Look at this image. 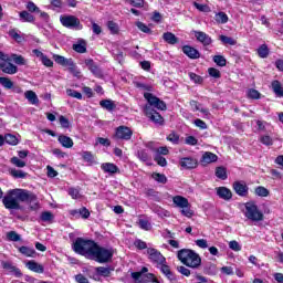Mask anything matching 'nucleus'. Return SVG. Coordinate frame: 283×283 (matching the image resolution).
I'll list each match as a JSON object with an SVG mask.
<instances>
[{
    "mask_svg": "<svg viewBox=\"0 0 283 283\" xmlns=\"http://www.w3.org/2000/svg\"><path fill=\"white\" fill-rule=\"evenodd\" d=\"M36 195H34L30 190L25 189H11L7 192V195L2 198V203L6 209L19 211L21 209L20 202H28L31 205V209L36 211L39 209V201H36Z\"/></svg>",
    "mask_w": 283,
    "mask_h": 283,
    "instance_id": "f257e3e1",
    "label": "nucleus"
},
{
    "mask_svg": "<svg viewBox=\"0 0 283 283\" xmlns=\"http://www.w3.org/2000/svg\"><path fill=\"white\" fill-rule=\"evenodd\" d=\"M144 98H146L148 103V105L145 106V114L147 118L157 125H163V123H165V118H163V115L156 112V109L165 112V109H167V104H165L160 98L154 96L151 93H144ZM154 107H156V109H154Z\"/></svg>",
    "mask_w": 283,
    "mask_h": 283,
    "instance_id": "f03ea898",
    "label": "nucleus"
},
{
    "mask_svg": "<svg viewBox=\"0 0 283 283\" xmlns=\"http://www.w3.org/2000/svg\"><path fill=\"white\" fill-rule=\"evenodd\" d=\"M177 258L181 261V264L189 266V269H198L200 264H202L200 254L196 253L193 250L181 249L177 252Z\"/></svg>",
    "mask_w": 283,
    "mask_h": 283,
    "instance_id": "7ed1b4c3",
    "label": "nucleus"
},
{
    "mask_svg": "<svg viewBox=\"0 0 283 283\" xmlns=\"http://www.w3.org/2000/svg\"><path fill=\"white\" fill-rule=\"evenodd\" d=\"M95 248L96 243L93 240H85L83 238H77L72 245L75 253L87 258V260H91Z\"/></svg>",
    "mask_w": 283,
    "mask_h": 283,
    "instance_id": "20e7f679",
    "label": "nucleus"
},
{
    "mask_svg": "<svg viewBox=\"0 0 283 283\" xmlns=\"http://www.w3.org/2000/svg\"><path fill=\"white\" fill-rule=\"evenodd\" d=\"M112 258H114V251L112 249L103 248L97 243L95 244L91 260H94L99 264H105L106 262H109Z\"/></svg>",
    "mask_w": 283,
    "mask_h": 283,
    "instance_id": "39448f33",
    "label": "nucleus"
},
{
    "mask_svg": "<svg viewBox=\"0 0 283 283\" xmlns=\"http://www.w3.org/2000/svg\"><path fill=\"white\" fill-rule=\"evenodd\" d=\"M244 216L248 220H251V222H262V220H264V213L260 211L258 205L253 201L245 203Z\"/></svg>",
    "mask_w": 283,
    "mask_h": 283,
    "instance_id": "423d86ee",
    "label": "nucleus"
},
{
    "mask_svg": "<svg viewBox=\"0 0 283 283\" xmlns=\"http://www.w3.org/2000/svg\"><path fill=\"white\" fill-rule=\"evenodd\" d=\"M60 23L69 30H82L83 24L76 15H61Z\"/></svg>",
    "mask_w": 283,
    "mask_h": 283,
    "instance_id": "0eeeda50",
    "label": "nucleus"
},
{
    "mask_svg": "<svg viewBox=\"0 0 283 283\" xmlns=\"http://www.w3.org/2000/svg\"><path fill=\"white\" fill-rule=\"evenodd\" d=\"M147 255L148 260L153 262L154 264H165L167 262V259L164 258L163 253L160 251L154 249V248H148L147 249Z\"/></svg>",
    "mask_w": 283,
    "mask_h": 283,
    "instance_id": "6e6552de",
    "label": "nucleus"
},
{
    "mask_svg": "<svg viewBox=\"0 0 283 283\" xmlns=\"http://www.w3.org/2000/svg\"><path fill=\"white\" fill-rule=\"evenodd\" d=\"M132 136H134V132L127 126H118L115 130V138L117 140H132Z\"/></svg>",
    "mask_w": 283,
    "mask_h": 283,
    "instance_id": "1a4fd4ad",
    "label": "nucleus"
},
{
    "mask_svg": "<svg viewBox=\"0 0 283 283\" xmlns=\"http://www.w3.org/2000/svg\"><path fill=\"white\" fill-rule=\"evenodd\" d=\"M232 187L237 196H241V198H247L249 196V186H247V182L234 181Z\"/></svg>",
    "mask_w": 283,
    "mask_h": 283,
    "instance_id": "9d476101",
    "label": "nucleus"
},
{
    "mask_svg": "<svg viewBox=\"0 0 283 283\" xmlns=\"http://www.w3.org/2000/svg\"><path fill=\"white\" fill-rule=\"evenodd\" d=\"M84 63H85L86 67H88L90 72H92V74L94 76H96L97 78H102L103 71L101 70L98 64H96V62H94V60L87 59V60L84 61Z\"/></svg>",
    "mask_w": 283,
    "mask_h": 283,
    "instance_id": "9b49d317",
    "label": "nucleus"
},
{
    "mask_svg": "<svg viewBox=\"0 0 283 283\" xmlns=\"http://www.w3.org/2000/svg\"><path fill=\"white\" fill-rule=\"evenodd\" d=\"M193 34L197 41L201 43L203 48H207L211 45V43H213V40L211 39V36H209V34H207L206 32L193 31Z\"/></svg>",
    "mask_w": 283,
    "mask_h": 283,
    "instance_id": "f8f14e48",
    "label": "nucleus"
},
{
    "mask_svg": "<svg viewBox=\"0 0 283 283\" xmlns=\"http://www.w3.org/2000/svg\"><path fill=\"white\" fill-rule=\"evenodd\" d=\"M179 165L182 169H196V167H198V159L193 157H182L179 160Z\"/></svg>",
    "mask_w": 283,
    "mask_h": 283,
    "instance_id": "ddd939ff",
    "label": "nucleus"
},
{
    "mask_svg": "<svg viewBox=\"0 0 283 283\" xmlns=\"http://www.w3.org/2000/svg\"><path fill=\"white\" fill-rule=\"evenodd\" d=\"M1 266L4 269V271H9V273H13L15 277H21L23 273H21V270L12 264L10 261H1Z\"/></svg>",
    "mask_w": 283,
    "mask_h": 283,
    "instance_id": "4468645a",
    "label": "nucleus"
},
{
    "mask_svg": "<svg viewBox=\"0 0 283 283\" xmlns=\"http://www.w3.org/2000/svg\"><path fill=\"white\" fill-rule=\"evenodd\" d=\"M53 60L55 63H57V65H62V67H69V70L74 65V60L66 59L63 55L53 54Z\"/></svg>",
    "mask_w": 283,
    "mask_h": 283,
    "instance_id": "2eb2a0df",
    "label": "nucleus"
},
{
    "mask_svg": "<svg viewBox=\"0 0 283 283\" xmlns=\"http://www.w3.org/2000/svg\"><path fill=\"white\" fill-rule=\"evenodd\" d=\"M0 70L4 73V74H17L19 72V67H17V65L4 61L0 63Z\"/></svg>",
    "mask_w": 283,
    "mask_h": 283,
    "instance_id": "dca6fc26",
    "label": "nucleus"
},
{
    "mask_svg": "<svg viewBox=\"0 0 283 283\" xmlns=\"http://www.w3.org/2000/svg\"><path fill=\"white\" fill-rule=\"evenodd\" d=\"M217 196L221 198V200L229 201L231 198H233V192H231V189L227 187H218L216 188Z\"/></svg>",
    "mask_w": 283,
    "mask_h": 283,
    "instance_id": "f3484780",
    "label": "nucleus"
},
{
    "mask_svg": "<svg viewBox=\"0 0 283 283\" xmlns=\"http://www.w3.org/2000/svg\"><path fill=\"white\" fill-rule=\"evenodd\" d=\"M101 169L104 174H109L111 176H114V174H120V169L118 166H116L113 163H104L101 165Z\"/></svg>",
    "mask_w": 283,
    "mask_h": 283,
    "instance_id": "a211bd4d",
    "label": "nucleus"
},
{
    "mask_svg": "<svg viewBox=\"0 0 283 283\" xmlns=\"http://www.w3.org/2000/svg\"><path fill=\"white\" fill-rule=\"evenodd\" d=\"M182 52L188 56V59H200V51L191 45H185L182 46Z\"/></svg>",
    "mask_w": 283,
    "mask_h": 283,
    "instance_id": "6ab92c4d",
    "label": "nucleus"
},
{
    "mask_svg": "<svg viewBox=\"0 0 283 283\" xmlns=\"http://www.w3.org/2000/svg\"><path fill=\"white\" fill-rule=\"evenodd\" d=\"M172 202L179 209H187V207H189V199H187V198H185L182 196H175L172 198Z\"/></svg>",
    "mask_w": 283,
    "mask_h": 283,
    "instance_id": "aec40b11",
    "label": "nucleus"
},
{
    "mask_svg": "<svg viewBox=\"0 0 283 283\" xmlns=\"http://www.w3.org/2000/svg\"><path fill=\"white\" fill-rule=\"evenodd\" d=\"M201 163H203L205 165H211V163H218V155L211 151H206L201 157Z\"/></svg>",
    "mask_w": 283,
    "mask_h": 283,
    "instance_id": "412c9836",
    "label": "nucleus"
},
{
    "mask_svg": "<svg viewBox=\"0 0 283 283\" xmlns=\"http://www.w3.org/2000/svg\"><path fill=\"white\" fill-rule=\"evenodd\" d=\"M57 140L62 147H65L66 149H72V147H74V140L65 135H60Z\"/></svg>",
    "mask_w": 283,
    "mask_h": 283,
    "instance_id": "4be33fe9",
    "label": "nucleus"
},
{
    "mask_svg": "<svg viewBox=\"0 0 283 283\" xmlns=\"http://www.w3.org/2000/svg\"><path fill=\"white\" fill-rule=\"evenodd\" d=\"M158 266H160L161 273H164V275H166V277H168L170 282H175L176 275L174 274V272H171V269L169 268V265L163 263V264H159Z\"/></svg>",
    "mask_w": 283,
    "mask_h": 283,
    "instance_id": "5701e85b",
    "label": "nucleus"
},
{
    "mask_svg": "<svg viewBox=\"0 0 283 283\" xmlns=\"http://www.w3.org/2000/svg\"><path fill=\"white\" fill-rule=\"evenodd\" d=\"M18 251L22 254L25 255V258H34L36 255V250L30 247L22 245L18 248Z\"/></svg>",
    "mask_w": 283,
    "mask_h": 283,
    "instance_id": "b1692460",
    "label": "nucleus"
},
{
    "mask_svg": "<svg viewBox=\"0 0 283 283\" xmlns=\"http://www.w3.org/2000/svg\"><path fill=\"white\" fill-rule=\"evenodd\" d=\"M27 268L29 271H33V273H43L44 271L43 265L36 263V261L27 262Z\"/></svg>",
    "mask_w": 283,
    "mask_h": 283,
    "instance_id": "393cba45",
    "label": "nucleus"
},
{
    "mask_svg": "<svg viewBox=\"0 0 283 283\" xmlns=\"http://www.w3.org/2000/svg\"><path fill=\"white\" fill-rule=\"evenodd\" d=\"M24 97L31 105H39V96H36V93L34 91H27L24 93Z\"/></svg>",
    "mask_w": 283,
    "mask_h": 283,
    "instance_id": "a878e982",
    "label": "nucleus"
},
{
    "mask_svg": "<svg viewBox=\"0 0 283 283\" xmlns=\"http://www.w3.org/2000/svg\"><path fill=\"white\" fill-rule=\"evenodd\" d=\"M99 105L107 112H114L116 109V104L112 99H103L99 102Z\"/></svg>",
    "mask_w": 283,
    "mask_h": 283,
    "instance_id": "bb28decb",
    "label": "nucleus"
},
{
    "mask_svg": "<svg viewBox=\"0 0 283 283\" xmlns=\"http://www.w3.org/2000/svg\"><path fill=\"white\" fill-rule=\"evenodd\" d=\"M163 39L169 45H176V43H178V38L176 36V34H174L171 32L164 33Z\"/></svg>",
    "mask_w": 283,
    "mask_h": 283,
    "instance_id": "cd10ccee",
    "label": "nucleus"
},
{
    "mask_svg": "<svg viewBox=\"0 0 283 283\" xmlns=\"http://www.w3.org/2000/svg\"><path fill=\"white\" fill-rule=\"evenodd\" d=\"M19 17L20 21H22L23 23H34V15H32V13L28 11H21L19 13Z\"/></svg>",
    "mask_w": 283,
    "mask_h": 283,
    "instance_id": "c85d7f7f",
    "label": "nucleus"
},
{
    "mask_svg": "<svg viewBox=\"0 0 283 283\" xmlns=\"http://www.w3.org/2000/svg\"><path fill=\"white\" fill-rule=\"evenodd\" d=\"M272 90L276 96H279L280 98L283 97V87L280 81L276 80L272 82Z\"/></svg>",
    "mask_w": 283,
    "mask_h": 283,
    "instance_id": "c756f323",
    "label": "nucleus"
},
{
    "mask_svg": "<svg viewBox=\"0 0 283 283\" xmlns=\"http://www.w3.org/2000/svg\"><path fill=\"white\" fill-rule=\"evenodd\" d=\"M203 273H206V275H217L218 266L213 263H207L203 268Z\"/></svg>",
    "mask_w": 283,
    "mask_h": 283,
    "instance_id": "7c9ffc66",
    "label": "nucleus"
},
{
    "mask_svg": "<svg viewBox=\"0 0 283 283\" xmlns=\"http://www.w3.org/2000/svg\"><path fill=\"white\" fill-rule=\"evenodd\" d=\"M67 193L73 200H78V198H83V196L81 195V188L71 187L69 188Z\"/></svg>",
    "mask_w": 283,
    "mask_h": 283,
    "instance_id": "2f4dec72",
    "label": "nucleus"
},
{
    "mask_svg": "<svg viewBox=\"0 0 283 283\" xmlns=\"http://www.w3.org/2000/svg\"><path fill=\"white\" fill-rule=\"evenodd\" d=\"M73 50L78 54H85V52H87V44L85 43V41L73 44Z\"/></svg>",
    "mask_w": 283,
    "mask_h": 283,
    "instance_id": "473e14b6",
    "label": "nucleus"
},
{
    "mask_svg": "<svg viewBox=\"0 0 283 283\" xmlns=\"http://www.w3.org/2000/svg\"><path fill=\"white\" fill-rule=\"evenodd\" d=\"M82 158H83L84 163H88V165L96 164V159L94 158V155L92 154V151H84L82 154Z\"/></svg>",
    "mask_w": 283,
    "mask_h": 283,
    "instance_id": "72a5a7b5",
    "label": "nucleus"
},
{
    "mask_svg": "<svg viewBox=\"0 0 283 283\" xmlns=\"http://www.w3.org/2000/svg\"><path fill=\"white\" fill-rule=\"evenodd\" d=\"M0 85H2L4 90H12V87H14V82L9 77H0Z\"/></svg>",
    "mask_w": 283,
    "mask_h": 283,
    "instance_id": "f704fd0d",
    "label": "nucleus"
},
{
    "mask_svg": "<svg viewBox=\"0 0 283 283\" xmlns=\"http://www.w3.org/2000/svg\"><path fill=\"white\" fill-rule=\"evenodd\" d=\"M216 176L217 178H219L220 180H227L228 175H227V168L220 166L216 168Z\"/></svg>",
    "mask_w": 283,
    "mask_h": 283,
    "instance_id": "c9c22d12",
    "label": "nucleus"
},
{
    "mask_svg": "<svg viewBox=\"0 0 283 283\" xmlns=\"http://www.w3.org/2000/svg\"><path fill=\"white\" fill-rule=\"evenodd\" d=\"M4 143H7V145L15 146L19 145V138L12 134H7L4 135Z\"/></svg>",
    "mask_w": 283,
    "mask_h": 283,
    "instance_id": "e433bc0d",
    "label": "nucleus"
},
{
    "mask_svg": "<svg viewBox=\"0 0 283 283\" xmlns=\"http://www.w3.org/2000/svg\"><path fill=\"white\" fill-rule=\"evenodd\" d=\"M97 275H102L103 277H109L112 275V269L105 266L96 268Z\"/></svg>",
    "mask_w": 283,
    "mask_h": 283,
    "instance_id": "4c0bfd02",
    "label": "nucleus"
},
{
    "mask_svg": "<svg viewBox=\"0 0 283 283\" xmlns=\"http://www.w3.org/2000/svg\"><path fill=\"white\" fill-rule=\"evenodd\" d=\"M153 179L156 180V182H160L161 185H167V176L160 172H154Z\"/></svg>",
    "mask_w": 283,
    "mask_h": 283,
    "instance_id": "58836bf2",
    "label": "nucleus"
},
{
    "mask_svg": "<svg viewBox=\"0 0 283 283\" xmlns=\"http://www.w3.org/2000/svg\"><path fill=\"white\" fill-rule=\"evenodd\" d=\"M7 239L10 242H20L21 234L17 233V231H10V232L7 233Z\"/></svg>",
    "mask_w": 283,
    "mask_h": 283,
    "instance_id": "ea45409f",
    "label": "nucleus"
},
{
    "mask_svg": "<svg viewBox=\"0 0 283 283\" xmlns=\"http://www.w3.org/2000/svg\"><path fill=\"white\" fill-rule=\"evenodd\" d=\"M258 54L261 59H266V56H269V46L266 44H262L258 49Z\"/></svg>",
    "mask_w": 283,
    "mask_h": 283,
    "instance_id": "a19ab883",
    "label": "nucleus"
},
{
    "mask_svg": "<svg viewBox=\"0 0 283 283\" xmlns=\"http://www.w3.org/2000/svg\"><path fill=\"white\" fill-rule=\"evenodd\" d=\"M262 97V94L258 92V90L250 88L248 91V98H251L252 101H259V98Z\"/></svg>",
    "mask_w": 283,
    "mask_h": 283,
    "instance_id": "79ce46f5",
    "label": "nucleus"
},
{
    "mask_svg": "<svg viewBox=\"0 0 283 283\" xmlns=\"http://www.w3.org/2000/svg\"><path fill=\"white\" fill-rule=\"evenodd\" d=\"M220 41L223 45H235L238 43L233 38L227 35H220Z\"/></svg>",
    "mask_w": 283,
    "mask_h": 283,
    "instance_id": "37998d69",
    "label": "nucleus"
},
{
    "mask_svg": "<svg viewBox=\"0 0 283 283\" xmlns=\"http://www.w3.org/2000/svg\"><path fill=\"white\" fill-rule=\"evenodd\" d=\"M107 28H108L111 34H118V32H119L118 24L114 21H108Z\"/></svg>",
    "mask_w": 283,
    "mask_h": 283,
    "instance_id": "c03bdc74",
    "label": "nucleus"
},
{
    "mask_svg": "<svg viewBox=\"0 0 283 283\" xmlns=\"http://www.w3.org/2000/svg\"><path fill=\"white\" fill-rule=\"evenodd\" d=\"M214 19L217 23H227V21H229V15L224 12H219L216 14Z\"/></svg>",
    "mask_w": 283,
    "mask_h": 283,
    "instance_id": "a18cd8bd",
    "label": "nucleus"
},
{
    "mask_svg": "<svg viewBox=\"0 0 283 283\" xmlns=\"http://www.w3.org/2000/svg\"><path fill=\"white\" fill-rule=\"evenodd\" d=\"M212 60L219 67H224L227 65V59L222 55H214Z\"/></svg>",
    "mask_w": 283,
    "mask_h": 283,
    "instance_id": "49530a36",
    "label": "nucleus"
},
{
    "mask_svg": "<svg viewBox=\"0 0 283 283\" xmlns=\"http://www.w3.org/2000/svg\"><path fill=\"white\" fill-rule=\"evenodd\" d=\"M66 94L67 96H71V98H77V101H81L83 98V94L72 88H67Z\"/></svg>",
    "mask_w": 283,
    "mask_h": 283,
    "instance_id": "de8ad7c7",
    "label": "nucleus"
},
{
    "mask_svg": "<svg viewBox=\"0 0 283 283\" xmlns=\"http://www.w3.org/2000/svg\"><path fill=\"white\" fill-rule=\"evenodd\" d=\"M136 27L138 28V30H140V32H144V34H151V29H149L147 24L138 21L136 22Z\"/></svg>",
    "mask_w": 283,
    "mask_h": 283,
    "instance_id": "09e8293b",
    "label": "nucleus"
},
{
    "mask_svg": "<svg viewBox=\"0 0 283 283\" xmlns=\"http://www.w3.org/2000/svg\"><path fill=\"white\" fill-rule=\"evenodd\" d=\"M255 195L260 196L261 198H266V196H269V189L259 186L255 188Z\"/></svg>",
    "mask_w": 283,
    "mask_h": 283,
    "instance_id": "8fccbe9b",
    "label": "nucleus"
},
{
    "mask_svg": "<svg viewBox=\"0 0 283 283\" xmlns=\"http://www.w3.org/2000/svg\"><path fill=\"white\" fill-rule=\"evenodd\" d=\"M41 220L42 222H52V220H54V214L50 211H44L41 213Z\"/></svg>",
    "mask_w": 283,
    "mask_h": 283,
    "instance_id": "3c124183",
    "label": "nucleus"
},
{
    "mask_svg": "<svg viewBox=\"0 0 283 283\" xmlns=\"http://www.w3.org/2000/svg\"><path fill=\"white\" fill-rule=\"evenodd\" d=\"M10 174L13 178H25L28 176V172L17 169H11Z\"/></svg>",
    "mask_w": 283,
    "mask_h": 283,
    "instance_id": "603ef678",
    "label": "nucleus"
},
{
    "mask_svg": "<svg viewBox=\"0 0 283 283\" xmlns=\"http://www.w3.org/2000/svg\"><path fill=\"white\" fill-rule=\"evenodd\" d=\"M9 35L18 43H21V41H23V38L21 36V34H19V32H17V29L10 30Z\"/></svg>",
    "mask_w": 283,
    "mask_h": 283,
    "instance_id": "864d4df0",
    "label": "nucleus"
},
{
    "mask_svg": "<svg viewBox=\"0 0 283 283\" xmlns=\"http://www.w3.org/2000/svg\"><path fill=\"white\" fill-rule=\"evenodd\" d=\"M154 160L159 167H167V159L163 155H155Z\"/></svg>",
    "mask_w": 283,
    "mask_h": 283,
    "instance_id": "5fc2aeb1",
    "label": "nucleus"
},
{
    "mask_svg": "<svg viewBox=\"0 0 283 283\" xmlns=\"http://www.w3.org/2000/svg\"><path fill=\"white\" fill-rule=\"evenodd\" d=\"M11 59L15 65H25V59L22 55L12 54Z\"/></svg>",
    "mask_w": 283,
    "mask_h": 283,
    "instance_id": "6e6d98bb",
    "label": "nucleus"
},
{
    "mask_svg": "<svg viewBox=\"0 0 283 283\" xmlns=\"http://www.w3.org/2000/svg\"><path fill=\"white\" fill-rule=\"evenodd\" d=\"M59 122H60V125L61 127H63V129H70V119H67L65 116L61 115L59 117Z\"/></svg>",
    "mask_w": 283,
    "mask_h": 283,
    "instance_id": "4d7b16f0",
    "label": "nucleus"
},
{
    "mask_svg": "<svg viewBox=\"0 0 283 283\" xmlns=\"http://www.w3.org/2000/svg\"><path fill=\"white\" fill-rule=\"evenodd\" d=\"M11 164L14 165V167H19V168L25 167V161L21 160L19 157H12Z\"/></svg>",
    "mask_w": 283,
    "mask_h": 283,
    "instance_id": "13d9d810",
    "label": "nucleus"
},
{
    "mask_svg": "<svg viewBox=\"0 0 283 283\" xmlns=\"http://www.w3.org/2000/svg\"><path fill=\"white\" fill-rule=\"evenodd\" d=\"M139 227L144 230V231H150L151 229V223H149L147 220L145 219H140L138 222Z\"/></svg>",
    "mask_w": 283,
    "mask_h": 283,
    "instance_id": "bf43d9fd",
    "label": "nucleus"
},
{
    "mask_svg": "<svg viewBox=\"0 0 283 283\" xmlns=\"http://www.w3.org/2000/svg\"><path fill=\"white\" fill-rule=\"evenodd\" d=\"M134 245L136 247V249H139V251L147 249V242L140 239L135 240Z\"/></svg>",
    "mask_w": 283,
    "mask_h": 283,
    "instance_id": "052dcab7",
    "label": "nucleus"
},
{
    "mask_svg": "<svg viewBox=\"0 0 283 283\" xmlns=\"http://www.w3.org/2000/svg\"><path fill=\"white\" fill-rule=\"evenodd\" d=\"M69 72L73 74V76H75L76 78H81V70H78L75 63L69 69Z\"/></svg>",
    "mask_w": 283,
    "mask_h": 283,
    "instance_id": "680f3d73",
    "label": "nucleus"
},
{
    "mask_svg": "<svg viewBox=\"0 0 283 283\" xmlns=\"http://www.w3.org/2000/svg\"><path fill=\"white\" fill-rule=\"evenodd\" d=\"M27 10L29 12H41V9H39V7H36V4L34 2H32V1H29L27 3Z\"/></svg>",
    "mask_w": 283,
    "mask_h": 283,
    "instance_id": "e2e57ef3",
    "label": "nucleus"
},
{
    "mask_svg": "<svg viewBox=\"0 0 283 283\" xmlns=\"http://www.w3.org/2000/svg\"><path fill=\"white\" fill-rule=\"evenodd\" d=\"M137 156H138L139 160H143V163H147V160H149V154L146 153V150L137 151Z\"/></svg>",
    "mask_w": 283,
    "mask_h": 283,
    "instance_id": "0e129e2a",
    "label": "nucleus"
},
{
    "mask_svg": "<svg viewBox=\"0 0 283 283\" xmlns=\"http://www.w3.org/2000/svg\"><path fill=\"white\" fill-rule=\"evenodd\" d=\"M190 81H193V83H197V85H201L202 83V76L196 74V73H189Z\"/></svg>",
    "mask_w": 283,
    "mask_h": 283,
    "instance_id": "69168bd1",
    "label": "nucleus"
},
{
    "mask_svg": "<svg viewBox=\"0 0 283 283\" xmlns=\"http://www.w3.org/2000/svg\"><path fill=\"white\" fill-rule=\"evenodd\" d=\"M229 248L232 251H242V245H240V243L238 241H230L229 242Z\"/></svg>",
    "mask_w": 283,
    "mask_h": 283,
    "instance_id": "338daca9",
    "label": "nucleus"
},
{
    "mask_svg": "<svg viewBox=\"0 0 283 283\" xmlns=\"http://www.w3.org/2000/svg\"><path fill=\"white\" fill-rule=\"evenodd\" d=\"M193 124L196 127H199V129H207V123L200 118L195 119Z\"/></svg>",
    "mask_w": 283,
    "mask_h": 283,
    "instance_id": "774afa93",
    "label": "nucleus"
}]
</instances>
